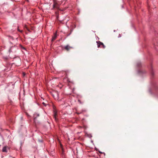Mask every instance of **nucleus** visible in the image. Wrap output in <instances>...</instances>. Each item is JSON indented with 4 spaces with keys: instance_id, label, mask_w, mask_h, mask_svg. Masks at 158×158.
Segmentation results:
<instances>
[{
    "instance_id": "f03ea898",
    "label": "nucleus",
    "mask_w": 158,
    "mask_h": 158,
    "mask_svg": "<svg viewBox=\"0 0 158 158\" xmlns=\"http://www.w3.org/2000/svg\"><path fill=\"white\" fill-rule=\"evenodd\" d=\"M39 116L40 115L37 113H35L34 114L33 117L34 122H35L36 121V120L37 118L39 117Z\"/></svg>"
},
{
    "instance_id": "423d86ee",
    "label": "nucleus",
    "mask_w": 158,
    "mask_h": 158,
    "mask_svg": "<svg viewBox=\"0 0 158 158\" xmlns=\"http://www.w3.org/2000/svg\"><path fill=\"white\" fill-rule=\"evenodd\" d=\"M57 115V113L56 112H55L54 113V114L53 115V117L55 118V120L57 121V119L56 118V116Z\"/></svg>"
},
{
    "instance_id": "39448f33",
    "label": "nucleus",
    "mask_w": 158,
    "mask_h": 158,
    "mask_svg": "<svg viewBox=\"0 0 158 158\" xmlns=\"http://www.w3.org/2000/svg\"><path fill=\"white\" fill-rule=\"evenodd\" d=\"M53 8H56L58 9V5L57 3H55L53 5Z\"/></svg>"
},
{
    "instance_id": "20e7f679",
    "label": "nucleus",
    "mask_w": 158,
    "mask_h": 158,
    "mask_svg": "<svg viewBox=\"0 0 158 158\" xmlns=\"http://www.w3.org/2000/svg\"><path fill=\"white\" fill-rule=\"evenodd\" d=\"M57 37V35L56 34H55L54 36L52 37V41H54L56 38Z\"/></svg>"
},
{
    "instance_id": "6e6552de",
    "label": "nucleus",
    "mask_w": 158,
    "mask_h": 158,
    "mask_svg": "<svg viewBox=\"0 0 158 158\" xmlns=\"http://www.w3.org/2000/svg\"><path fill=\"white\" fill-rule=\"evenodd\" d=\"M18 30L20 32H23L22 30H19V28H18Z\"/></svg>"
},
{
    "instance_id": "9d476101",
    "label": "nucleus",
    "mask_w": 158,
    "mask_h": 158,
    "mask_svg": "<svg viewBox=\"0 0 158 158\" xmlns=\"http://www.w3.org/2000/svg\"><path fill=\"white\" fill-rule=\"evenodd\" d=\"M26 28L27 29V27H26Z\"/></svg>"
},
{
    "instance_id": "9b49d317",
    "label": "nucleus",
    "mask_w": 158,
    "mask_h": 158,
    "mask_svg": "<svg viewBox=\"0 0 158 158\" xmlns=\"http://www.w3.org/2000/svg\"><path fill=\"white\" fill-rule=\"evenodd\" d=\"M26 28L27 29V27H26Z\"/></svg>"
},
{
    "instance_id": "f257e3e1",
    "label": "nucleus",
    "mask_w": 158,
    "mask_h": 158,
    "mask_svg": "<svg viewBox=\"0 0 158 158\" xmlns=\"http://www.w3.org/2000/svg\"><path fill=\"white\" fill-rule=\"evenodd\" d=\"M97 43L98 44V48H99L100 47V46L101 45L102 46V47L103 48H105V46L102 43L99 41H97Z\"/></svg>"
},
{
    "instance_id": "f8f14e48",
    "label": "nucleus",
    "mask_w": 158,
    "mask_h": 158,
    "mask_svg": "<svg viewBox=\"0 0 158 158\" xmlns=\"http://www.w3.org/2000/svg\"><path fill=\"white\" fill-rule=\"evenodd\" d=\"M26 28L27 29V27H26Z\"/></svg>"
},
{
    "instance_id": "0eeeda50",
    "label": "nucleus",
    "mask_w": 158,
    "mask_h": 158,
    "mask_svg": "<svg viewBox=\"0 0 158 158\" xmlns=\"http://www.w3.org/2000/svg\"><path fill=\"white\" fill-rule=\"evenodd\" d=\"M7 147H4L2 149V152H7Z\"/></svg>"
},
{
    "instance_id": "7ed1b4c3",
    "label": "nucleus",
    "mask_w": 158,
    "mask_h": 158,
    "mask_svg": "<svg viewBox=\"0 0 158 158\" xmlns=\"http://www.w3.org/2000/svg\"><path fill=\"white\" fill-rule=\"evenodd\" d=\"M72 48V47L69 46L68 45H67L64 47L65 49L67 51H69L70 49H71Z\"/></svg>"
},
{
    "instance_id": "1a4fd4ad",
    "label": "nucleus",
    "mask_w": 158,
    "mask_h": 158,
    "mask_svg": "<svg viewBox=\"0 0 158 158\" xmlns=\"http://www.w3.org/2000/svg\"><path fill=\"white\" fill-rule=\"evenodd\" d=\"M99 153H100V154H102V152H100V151H99Z\"/></svg>"
}]
</instances>
